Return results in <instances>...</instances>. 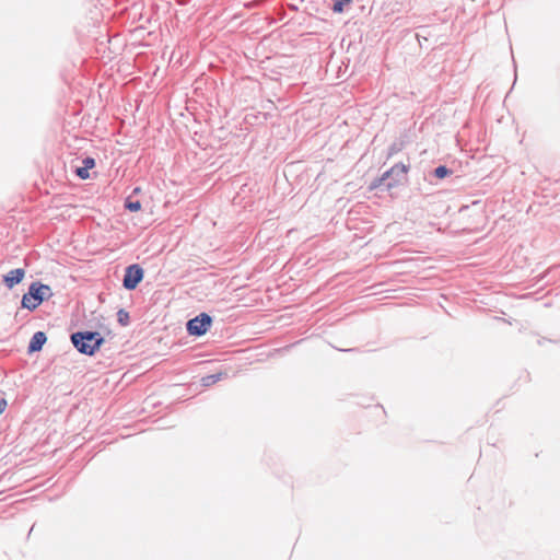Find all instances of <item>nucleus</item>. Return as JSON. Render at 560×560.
Returning a JSON list of instances; mask_svg holds the SVG:
<instances>
[{"label":"nucleus","instance_id":"0eeeda50","mask_svg":"<svg viewBox=\"0 0 560 560\" xmlns=\"http://www.w3.org/2000/svg\"><path fill=\"white\" fill-rule=\"evenodd\" d=\"M46 340H47L46 335L43 331L35 332L30 341L28 351L30 352L39 351L42 349L43 345L46 342Z\"/></svg>","mask_w":560,"mask_h":560},{"label":"nucleus","instance_id":"7ed1b4c3","mask_svg":"<svg viewBox=\"0 0 560 560\" xmlns=\"http://www.w3.org/2000/svg\"><path fill=\"white\" fill-rule=\"evenodd\" d=\"M410 170V159L406 162H398L387 170V191L393 187L405 186L408 184V172Z\"/></svg>","mask_w":560,"mask_h":560},{"label":"nucleus","instance_id":"f8f14e48","mask_svg":"<svg viewBox=\"0 0 560 560\" xmlns=\"http://www.w3.org/2000/svg\"><path fill=\"white\" fill-rule=\"evenodd\" d=\"M125 206L128 210H130L132 212L138 211L141 208V203L138 200H136V201L127 200Z\"/></svg>","mask_w":560,"mask_h":560},{"label":"nucleus","instance_id":"ddd939ff","mask_svg":"<svg viewBox=\"0 0 560 560\" xmlns=\"http://www.w3.org/2000/svg\"><path fill=\"white\" fill-rule=\"evenodd\" d=\"M219 378H220L219 375H208L202 378V384L205 386H210V385L214 384L215 382H218Z\"/></svg>","mask_w":560,"mask_h":560},{"label":"nucleus","instance_id":"9d476101","mask_svg":"<svg viewBox=\"0 0 560 560\" xmlns=\"http://www.w3.org/2000/svg\"><path fill=\"white\" fill-rule=\"evenodd\" d=\"M352 0H334L332 11L341 13L346 5H349Z\"/></svg>","mask_w":560,"mask_h":560},{"label":"nucleus","instance_id":"4468645a","mask_svg":"<svg viewBox=\"0 0 560 560\" xmlns=\"http://www.w3.org/2000/svg\"><path fill=\"white\" fill-rule=\"evenodd\" d=\"M117 316H118V322L121 324V325H127L128 324V319H129V315L127 312H125L124 310H120L118 313H117Z\"/></svg>","mask_w":560,"mask_h":560},{"label":"nucleus","instance_id":"20e7f679","mask_svg":"<svg viewBox=\"0 0 560 560\" xmlns=\"http://www.w3.org/2000/svg\"><path fill=\"white\" fill-rule=\"evenodd\" d=\"M212 319L211 317L202 313L195 318L188 320L187 323V331L192 336H201L207 332L209 327L211 326Z\"/></svg>","mask_w":560,"mask_h":560},{"label":"nucleus","instance_id":"423d86ee","mask_svg":"<svg viewBox=\"0 0 560 560\" xmlns=\"http://www.w3.org/2000/svg\"><path fill=\"white\" fill-rule=\"evenodd\" d=\"M25 276V270L22 268L13 269L3 277V283L8 289H12L14 285L22 282Z\"/></svg>","mask_w":560,"mask_h":560},{"label":"nucleus","instance_id":"9b49d317","mask_svg":"<svg viewBox=\"0 0 560 560\" xmlns=\"http://www.w3.org/2000/svg\"><path fill=\"white\" fill-rule=\"evenodd\" d=\"M404 147V142H394L387 150V160L393 156L394 154L398 153L399 151H401Z\"/></svg>","mask_w":560,"mask_h":560},{"label":"nucleus","instance_id":"39448f33","mask_svg":"<svg viewBox=\"0 0 560 560\" xmlns=\"http://www.w3.org/2000/svg\"><path fill=\"white\" fill-rule=\"evenodd\" d=\"M143 278V270L138 265L127 267L124 276V287L128 290H133L141 282Z\"/></svg>","mask_w":560,"mask_h":560},{"label":"nucleus","instance_id":"6e6552de","mask_svg":"<svg viewBox=\"0 0 560 560\" xmlns=\"http://www.w3.org/2000/svg\"><path fill=\"white\" fill-rule=\"evenodd\" d=\"M82 163L83 166L78 167L75 173L80 178L86 179L90 177L89 170L94 167L95 161L92 158H85Z\"/></svg>","mask_w":560,"mask_h":560},{"label":"nucleus","instance_id":"f257e3e1","mask_svg":"<svg viewBox=\"0 0 560 560\" xmlns=\"http://www.w3.org/2000/svg\"><path fill=\"white\" fill-rule=\"evenodd\" d=\"M71 341L79 352L92 355L104 342V338L96 331H78L72 334Z\"/></svg>","mask_w":560,"mask_h":560},{"label":"nucleus","instance_id":"f03ea898","mask_svg":"<svg viewBox=\"0 0 560 560\" xmlns=\"http://www.w3.org/2000/svg\"><path fill=\"white\" fill-rule=\"evenodd\" d=\"M51 295L52 291L49 285L33 282L28 288V292L22 298V306L34 311L42 302L48 300Z\"/></svg>","mask_w":560,"mask_h":560},{"label":"nucleus","instance_id":"2eb2a0df","mask_svg":"<svg viewBox=\"0 0 560 560\" xmlns=\"http://www.w3.org/2000/svg\"><path fill=\"white\" fill-rule=\"evenodd\" d=\"M7 401L4 399L0 400V415L5 410Z\"/></svg>","mask_w":560,"mask_h":560},{"label":"nucleus","instance_id":"1a4fd4ad","mask_svg":"<svg viewBox=\"0 0 560 560\" xmlns=\"http://www.w3.org/2000/svg\"><path fill=\"white\" fill-rule=\"evenodd\" d=\"M452 174L453 171L446 165H439L432 171V175L438 179H444Z\"/></svg>","mask_w":560,"mask_h":560}]
</instances>
